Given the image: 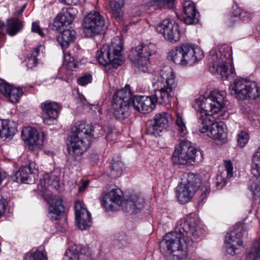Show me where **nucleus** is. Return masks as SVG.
Masks as SVG:
<instances>
[{
	"instance_id": "obj_1",
	"label": "nucleus",
	"mask_w": 260,
	"mask_h": 260,
	"mask_svg": "<svg viewBox=\"0 0 260 260\" xmlns=\"http://www.w3.org/2000/svg\"><path fill=\"white\" fill-rule=\"evenodd\" d=\"M200 237L201 232L192 218H181L177 222L175 231L167 234L160 242V251L168 260H183L186 256L187 247Z\"/></svg>"
},
{
	"instance_id": "obj_2",
	"label": "nucleus",
	"mask_w": 260,
	"mask_h": 260,
	"mask_svg": "<svg viewBox=\"0 0 260 260\" xmlns=\"http://www.w3.org/2000/svg\"><path fill=\"white\" fill-rule=\"evenodd\" d=\"M226 93L224 91H213L205 98L200 96L195 101L194 108H198V127L202 133L207 132L214 121L213 115L217 114L225 106Z\"/></svg>"
},
{
	"instance_id": "obj_3",
	"label": "nucleus",
	"mask_w": 260,
	"mask_h": 260,
	"mask_svg": "<svg viewBox=\"0 0 260 260\" xmlns=\"http://www.w3.org/2000/svg\"><path fill=\"white\" fill-rule=\"evenodd\" d=\"M93 126L84 121L75 123L68 138V148L70 154L81 155L89 147L93 139Z\"/></svg>"
},
{
	"instance_id": "obj_4",
	"label": "nucleus",
	"mask_w": 260,
	"mask_h": 260,
	"mask_svg": "<svg viewBox=\"0 0 260 260\" xmlns=\"http://www.w3.org/2000/svg\"><path fill=\"white\" fill-rule=\"evenodd\" d=\"M77 14L76 9L70 7L63 13L59 14L54 19L52 24L53 30L60 32L58 41L62 49L67 48L70 43L74 42L76 39V32L73 29H65L64 27L71 24Z\"/></svg>"
},
{
	"instance_id": "obj_5",
	"label": "nucleus",
	"mask_w": 260,
	"mask_h": 260,
	"mask_svg": "<svg viewBox=\"0 0 260 260\" xmlns=\"http://www.w3.org/2000/svg\"><path fill=\"white\" fill-rule=\"evenodd\" d=\"M153 83L160 84V88L155 90V96L161 103H170L174 94V90L177 86L173 69L169 66L162 67L156 72Z\"/></svg>"
},
{
	"instance_id": "obj_6",
	"label": "nucleus",
	"mask_w": 260,
	"mask_h": 260,
	"mask_svg": "<svg viewBox=\"0 0 260 260\" xmlns=\"http://www.w3.org/2000/svg\"><path fill=\"white\" fill-rule=\"evenodd\" d=\"M203 56V52L199 47L184 43L172 49L168 53L167 58L178 64L191 66Z\"/></svg>"
},
{
	"instance_id": "obj_7",
	"label": "nucleus",
	"mask_w": 260,
	"mask_h": 260,
	"mask_svg": "<svg viewBox=\"0 0 260 260\" xmlns=\"http://www.w3.org/2000/svg\"><path fill=\"white\" fill-rule=\"evenodd\" d=\"M232 48L229 45H222L218 50L212 49L209 52L210 71L213 73H219L222 78H226L233 73L231 66Z\"/></svg>"
},
{
	"instance_id": "obj_8",
	"label": "nucleus",
	"mask_w": 260,
	"mask_h": 260,
	"mask_svg": "<svg viewBox=\"0 0 260 260\" xmlns=\"http://www.w3.org/2000/svg\"><path fill=\"white\" fill-rule=\"evenodd\" d=\"M172 159L176 165H193L203 160V154L202 151L192 147L189 141L185 140L176 147Z\"/></svg>"
},
{
	"instance_id": "obj_9",
	"label": "nucleus",
	"mask_w": 260,
	"mask_h": 260,
	"mask_svg": "<svg viewBox=\"0 0 260 260\" xmlns=\"http://www.w3.org/2000/svg\"><path fill=\"white\" fill-rule=\"evenodd\" d=\"M132 96L128 85L114 93L112 101V110L116 119L123 120L129 115L130 101Z\"/></svg>"
},
{
	"instance_id": "obj_10",
	"label": "nucleus",
	"mask_w": 260,
	"mask_h": 260,
	"mask_svg": "<svg viewBox=\"0 0 260 260\" xmlns=\"http://www.w3.org/2000/svg\"><path fill=\"white\" fill-rule=\"evenodd\" d=\"M201 180L198 175L191 173L183 175V178L177 188V198L181 204H185L192 198L197 189L200 187Z\"/></svg>"
},
{
	"instance_id": "obj_11",
	"label": "nucleus",
	"mask_w": 260,
	"mask_h": 260,
	"mask_svg": "<svg viewBox=\"0 0 260 260\" xmlns=\"http://www.w3.org/2000/svg\"><path fill=\"white\" fill-rule=\"evenodd\" d=\"M230 89L231 90V94L241 100L247 98L255 100L260 94L256 83L244 79L236 80L230 87Z\"/></svg>"
},
{
	"instance_id": "obj_12",
	"label": "nucleus",
	"mask_w": 260,
	"mask_h": 260,
	"mask_svg": "<svg viewBox=\"0 0 260 260\" xmlns=\"http://www.w3.org/2000/svg\"><path fill=\"white\" fill-rule=\"evenodd\" d=\"M82 26L85 36L91 38L104 30L105 19L99 12H91L84 17Z\"/></svg>"
},
{
	"instance_id": "obj_13",
	"label": "nucleus",
	"mask_w": 260,
	"mask_h": 260,
	"mask_svg": "<svg viewBox=\"0 0 260 260\" xmlns=\"http://www.w3.org/2000/svg\"><path fill=\"white\" fill-rule=\"evenodd\" d=\"M156 52L155 46L152 44H143L136 47L131 53L135 57L134 62L141 71L146 72L148 70V64L149 57Z\"/></svg>"
},
{
	"instance_id": "obj_14",
	"label": "nucleus",
	"mask_w": 260,
	"mask_h": 260,
	"mask_svg": "<svg viewBox=\"0 0 260 260\" xmlns=\"http://www.w3.org/2000/svg\"><path fill=\"white\" fill-rule=\"evenodd\" d=\"M171 121V115L169 113L165 112L157 113L155 114L153 119L147 122L146 133L157 137L169 126Z\"/></svg>"
},
{
	"instance_id": "obj_15",
	"label": "nucleus",
	"mask_w": 260,
	"mask_h": 260,
	"mask_svg": "<svg viewBox=\"0 0 260 260\" xmlns=\"http://www.w3.org/2000/svg\"><path fill=\"white\" fill-rule=\"evenodd\" d=\"M244 234H246V230L239 227L226 235L225 243L228 253L232 255L238 254L241 250V248H243L241 238Z\"/></svg>"
},
{
	"instance_id": "obj_16",
	"label": "nucleus",
	"mask_w": 260,
	"mask_h": 260,
	"mask_svg": "<svg viewBox=\"0 0 260 260\" xmlns=\"http://www.w3.org/2000/svg\"><path fill=\"white\" fill-rule=\"evenodd\" d=\"M166 105L169 103H161L155 96V90L154 94L150 96H135L132 99V105L137 111L143 113L151 111L156 103Z\"/></svg>"
},
{
	"instance_id": "obj_17",
	"label": "nucleus",
	"mask_w": 260,
	"mask_h": 260,
	"mask_svg": "<svg viewBox=\"0 0 260 260\" xmlns=\"http://www.w3.org/2000/svg\"><path fill=\"white\" fill-rule=\"evenodd\" d=\"M156 31L162 34L165 39L172 43L177 42L180 38L178 24L170 19H165L162 21L157 25Z\"/></svg>"
},
{
	"instance_id": "obj_18",
	"label": "nucleus",
	"mask_w": 260,
	"mask_h": 260,
	"mask_svg": "<svg viewBox=\"0 0 260 260\" xmlns=\"http://www.w3.org/2000/svg\"><path fill=\"white\" fill-rule=\"evenodd\" d=\"M102 53H106L107 56H111L113 61V67L117 68L119 66L123 61V57L122 56L123 47L121 42L118 37L112 39L109 44H106L103 46Z\"/></svg>"
},
{
	"instance_id": "obj_19",
	"label": "nucleus",
	"mask_w": 260,
	"mask_h": 260,
	"mask_svg": "<svg viewBox=\"0 0 260 260\" xmlns=\"http://www.w3.org/2000/svg\"><path fill=\"white\" fill-rule=\"evenodd\" d=\"M123 194L119 188H114L106 192L104 191L101 196L102 206L106 210H114L115 206H122Z\"/></svg>"
},
{
	"instance_id": "obj_20",
	"label": "nucleus",
	"mask_w": 260,
	"mask_h": 260,
	"mask_svg": "<svg viewBox=\"0 0 260 260\" xmlns=\"http://www.w3.org/2000/svg\"><path fill=\"white\" fill-rule=\"evenodd\" d=\"M76 219L79 228L82 230L88 229L91 224V217L89 212L84 207V204L81 201L75 203Z\"/></svg>"
},
{
	"instance_id": "obj_21",
	"label": "nucleus",
	"mask_w": 260,
	"mask_h": 260,
	"mask_svg": "<svg viewBox=\"0 0 260 260\" xmlns=\"http://www.w3.org/2000/svg\"><path fill=\"white\" fill-rule=\"evenodd\" d=\"M36 173L30 166H23L13 174L12 179L14 182L32 184L36 182Z\"/></svg>"
},
{
	"instance_id": "obj_22",
	"label": "nucleus",
	"mask_w": 260,
	"mask_h": 260,
	"mask_svg": "<svg viewBox=\"0 0 260 260\" xmlns=\"http://www.w3.org/2000/svg\"><path fill=\"white\" fill-rule=\"evenodd\" d=\"M122 206L125 212L136 214L144 208V200L138 194H132L125 202H123Z\"/></svg>"
},
{
	"instance_id": "obj_23",
	"label": "nucleus",
	"mask_w": 260,
	"mask_h": 260,
	"mask_svg": "<svg viewBox=\"0 0 260 260\" xmlns=\"http://www.w3.org/2000/svg\"><path fill=\"white\" fill-rule=\"evenodd\" d=\"M183 19L187 24H195L198 22L199 13L197 12L194 3L186 1L183 3Z\"/></svg>"
},
{
	"instance_id": "obj_24",
	"label": "nucleus",
	"mask_w": 260,
	"mask_h": 260,
	"mask_svg": "<svg viewBox=\"0 0 260 260\" xmlns=\"http://www.w3.org/2000/svg\"><path fill=\"white\" fill-rule=\"evenodd\" d=\"M0 92L13 103H17L22 95V90L7 83H0Z\"/></svg>"
},
{
	"instance_id": "obj_25",
	"label": "nucleus",
	"mask_w": 260,
	"mask_h": 260,
	"mask_svg": "<svg viewBox=\"0 0 260 260\" xmlns=\"http://www.w3.org/2000/svg\"><path fill=\"white\" fill-rule=\"evenodd\" d=\"M208 131V137L219 140L224 141L226 139V134L224 129V125L222 122H213Z\"/></svg>"
},
{
	"instance_id": "obj_26",
	"label": "nucleus",
	"mask_w": 260,
	"mask_h": 260,
	"mask_svg": "<svg viewBox=\"0 0 260 260\" xmlns=\"http://www.w3.org/2000/svg\"><path fill=\"white\" fill-rule=\"evenodd\" d=\"M26 139L32 148H40L43 145L44 134L42 132L39 133L35 129H31Z\"/></svg>"
},
{
	"instance_id": "obj_27",
	"label": "nucleus",
	"mask_w": 260,
	"mask_h": 260,
	"mask_svg": "<svg viewBox=\"0 0 260 260\" xmlns=\"http://www.w3.org/2000/svg\"><path fill=\"white\" fill-rule=\"evenodd\" d=\"M62 199L56 198L51 203L48 208V216L52 220H57L58 216L64 211V206L62 204Z\"/></svg>"
},
{
	"instance_id": "obj_28",
	"label": "nucleus",
	"mask_w": 260,
	"mask_h": 260,
	"mask_svg": "<svg viewBox=\"0 0 260 260\" xmlns=\"http://www.w3.org/2000/svg\"><path fill=\"white\" fill-rule=\"evenodd\" d=\"M41 108L46 116L51 118H56L60 111V107L58 104L51 101H46L42 103Z\"/></svg>"
},
{
	"instance_id": "obj_29",
	"label": "nucleus",
	"mask_w": 260,
	"mask_h": 260,
	"mask_svg": "<svg viewBox=\"0 0 260 260\" xmlns=\"http://www.w3.org/2000/svg\"><path fill=\"white\" fill-rule=\"evenodd\" d=\"M123 167V164L119 158H114L107 170V174L111 178L119 177L122 174Z\"/></svg>"
},
{
	"instance_id": "obj_30",
	"label": "nucleus",
	"mask_w": 260,
	"mask_h": 260,
	"mask_svg": "<svg viewBox=\"0 0 260 260\" xmlns=\"http://www.w3.org/2000/svg\"><path fill=\"white\" fill-rule=\"evenodd\" d=\"M16 129L10 126L8 121L0 120V138H9L13 136L16 133Z\"/></svg>"
},
{
	"instance_id": "obj_31",
	"label": "nucleus",
	"mask_w": 260,
	"mask_h": 260,
	"mask_svg": "<svg viewBox=\"0 0 260 260\" xmlns=\"http://www.w3.org/2000/svg\"><path fill=\"white\" fill-rule=\"evenodd\" d=\"M22 27L21 21L17 19H11L8 21L7 31L9 35L12 36L18 32Z\"/></svg>"
},
{
	"instance_id": "obj_32",
	"label": "nucleus",
	"mask_w": 260,
	"mask_h": 260,
	"mask_svg": "<svg viewBox=\"0 0 260 260\" xmlns=\"http://www.w3.org/2000/svg\"><path fill=\"white\" fill-rule=\"evenodd\" d=\"M251 171L255 176H260V147L253 155Z\"/></svg>"
},
{
	"instance_id": "obj_33",
	"label": "nucleus",
	"mask_w": 260,
	"mask_h": 260,
	"mask_svg": "<svg viewBox=\"0 0 260 260\" xmlns=\"http://www.w3.org/2000/svg\"><path fill=\"white\" fill-rule=\"evenodd\" d=\"M247 260H260V239L255 242L250 251L246 256Z\"/></svg>"
},
{
	"instance_id": "obj_34",
	"label": "nucleus",
	"mask_w": 260,
	"mask_h": 260,
	"mask_svg": "<svg viewBox=\"0 0 260 260\" xmlns=\"http://www.w3.org/2000/svg\"><path fill=\"white\" fill-rule=\"evenodd\" d=\"M127 238L123 233H115L113 234L112 240L113 245L117 248H121L127 244Z\"/></svg>"
},
{
	"instance_id": "obj_35",
	"label": "nucleus",
	"mask_w": 260,
	"mask_h": 260,
	"mask_svg": "<svg viewBox=\"0 0 260 260\" xmlns=\"http://www.w3.org/2000/svg\"><path fill=\"white\" fill-rule=\"evenodd\" d=\"M249 189L252 192L255 198H260V177L253 178L250 180Z\"/></svg>"
},
{
	"instance_id": "obj_36",
	"label": "nucleus",
	"mask_w": 260,
	"mask_h": 260,
	"mask_svg": "<svg viewBox=\"0 0 260 260\" xmlns=\"http://www.w3.org/2000/svg\"><path fill=\"white\" fill-rule=\"evenodd\" d=\"M25 260H48L46 253L36 250H31L25 255Z\"/></svg>"
},
{
	"instance_id": "obj_37",
	"label": "nucleus",
	"mask_w": 260,
	"mask_h": 260,
	"mask_svg": "<svg viewBox=\"0 0 260 260\" xmlns=\"http://www.w3.org/2000/svg\"><path fill=\"white\" fill-rule=\"evenodd\" d=\"M102 51H103V47L100 49V50L97 51L96 54L99 63L104 66L111 64L113 67V61L111 58V56L108 55V56H107L106 54L107 53L105 52L102 53Z\"/></svg>"
},
{
	"instance_id": "obj_38",
	"label": "nucleus",
	"mask_w": 260,
	"mask_h": 260,
	"mask_svg": "<svg viewBox=\"0 0 260 260\" xmlns=\"http://www.w3.org/2000/svg\"><path fill=\"white\" fill-rule=\"evenodd\" d=\"M176 124L177 126L178 132L181 136H184L187 133V131L183 118L179 114H177Z\"/></svg>"
},
{
	"instance_id": "obj_39",
	"label": "nucleus",
	"mask_w": 260,
	"mask_h": 260,
	"mask_svg": "<svg viewBox=\"0 0 260 260\" xmlns=\"http://www.w3.org/2000/svg\"><path fill=\"white\" fill-rule=\"evenodd\" d=\"M174 0H151L147 3V5L149 6H158L159 7H167L172 8Z\"/></svg>"
},
{
	"instance_id": "obj_40",
	"label": "nucleus",
	"mask_w": 260,
	"mask_h": 260,
	"mask_svg": "<svg viewBox=\"0 0 260 260\" xmlns=\"http://www.w3.org/2000/svg\"><path fill=\"white\" fill-rule=\"evenodd\" d=\"M110 8L115 15V17L119 18L120 15L122 5L116 1H111L110 2Z\"/></svg>"
},
{
	"instance_id": "obj_41",
	"label": "nucleus",
	"mask_w": 260,
	"mask_h": 260,
	"mask_svg": "<svg viewBox=\"0 0 260 260\" xmlns=\"http://www.w3.org/2000/svg\"><path fill=\"white\" fill-rule=\"evenodd\" d=\"M249 135L248 133L241 131L238 135L237 143L240 147H244L248 142Z\"/></svg>"
},
{
	"instance_id": "obj_42",
	"label": "nucleus",
	"mask_w": 260,
	"mask_h": 260,
	"mask_svg": "<svg viewBox=\"0 0 260 260\" xmlns=\"http://www.w3.org/2000/svg\"><path fill=\"white\" fill-rule=\"evenodd\" d=\"M103 130L105 133L106 139L107 141L111 142L115 139V133L113 132L111 127L105 126L103 127Z\"/></svg>"
},
{
	"instance_id": "obj_43",
	"label": "nucleus",
	"mask_w": 260,
	"mask_h": 260,
	"mask_svg": "<svg viewBox=\"0 0 260 260\" xmlns=\"http://www.w3.org/2000/svg\"><path fill=\"white\" fill-rule=\"evenodd\" d=\"M92 80V76L90 74H85L77 79L78 83L82 86H84L90 83Z\"/></svg>"
},
{
	"instance_id": "obj_44",
	"label": "nucleus",
	"mask_w": 260,
	"mask_h": 260,
	"mask_svg": "<svg viewBox=\"0 0 260 260\" xmlns=\"http://www.w3.org/2000/svg\"><path fill=\"white\" fill-rule=\"evenodd\" d=\"M88 256L83 253H80L79 254H72L69 260H87Z\"/></svg>"
},
{
	"instance_id": "obj_45",
	"label": "nucleus",
	"mask_w": 260,
	"mask_h": 260,
	"mask_svg": "<svg viewBox=\"0 0 260 260\" xmlns=\"http://www.w3.org/2000/svg\"><path fill=\"white\" fill-rule=\"evenodd\" d=\"M82 246L80 245H74L69 248V251L73 254H79L81 252Z\"/></svg>"
},
{
	"instance_id": "obj_46",
	"label": "nucleus",
	"mask_w": 260,
	"mask_h": 260,
	"mask_svg": "<svg viewBox=\"0 0 260 260\" xmlns=\"http://www.w3.org/2000/svg\"><path fill=\"white\" fill-rule=\"evenodd\" d=\"M225 167L227 171L228 176L231 177L233 176V165L230 160H225Z\"/></svg>"
},
{
	"instance_id": "obj_47",
	"label": "nucleus",
	"mask_w": 260,
	"mask_h": 260,
	"mask_svg": "<svg viewBox=\"0 0 260 260\" xmlns=\"http://www.w3.org/2000/svg\"><path fill=\"white\" fill-rule=\"evenodd\" d=\"M37 63H38V59L37 58H32V57L29 56L27 58L26 66L28 68L32 69L33 67H35L36 66Z\"/></svg>"
},
{
	"instance_id": "obj_48",
	"label": "nucleus",
	"mask_w": 260,
	"mask_h": 260,
	"mask_svg": "<svg viewBox=\"0 0 260 260\" xmlns=\"http://www.w3.org/2000/svg\"><path fill=\"white\" fill-rule=\"evenodd\" d=\"M32 31L39 34L41 36L43 37L44 34L42 31L41 30L40 26L36 22H33L32 23L31 27Z\"/></svg>"
},
{
	"instance_id": "obj_49",
	"label": "nucleus",
	"mask_w": 260,
	"mask_h": 260,
	"mask_svg": "<svg viewBox=\"0 0 260 260\" xmlns=\"http://www.w3.org/2000/svg\"><path fill=\"white\" fill-rule=\"evenodd\" d=\"M217 180L216 184L218 187L221 188L225 185L226 181L224 179L222 178V176H218L217 177Z\"/></svg>"
},
{
	"instance_id": "obj_50",
	"label": "nucleus",
	"mask_w": 260,
	"mask_h": 260,
	"mask_svg": "<svg viewBox=\"0 0 260 260\" xmlns=\"http://www.w3.org/2000/svg\"><path fill=\"white\" fill-rule=\"evenodd\" d=\"M203 190V188H202L201 189V190H198V191H200V192L201 193V198L202 201H203L204 199H206V198L207 197V194L209 193V190L207 188H205V190Z\"/></svg>"
},
{
	"instance_id": "obj_51",
	"label": "nucleus",
	"mask_w": 260,
	"mask_h": 260,
	"mask_svg": "<svg viewBox=\"0 0 260 260\" xmlns=\"http://www.w3.org/2000/svg\"><path fill=\"white\" fill-rule=\"evenodd\" d=\"M42 46H40L38 47H37L35 49L34 51L32 52V53L30 55V57L34 58H37V56H38L39 54L40 53V51L41 48H42Z\"/></svg>"
},
{
	"instance_id": "obj_52",
	"label": "nucleus",
	"mask_w": 260,
	"mask_h": 260,
	"mask_svg": "<svg viewBox=\"0 0 260 260\" xmlns=\"http://www.w3.org/2000/svg\"><path fill=\"white\" fill-rule=\"evenodd\" d=\"M62 3L68 5H77L80 0H59Z\"/></svg>"
},
{
	"instance_id": "obj_53",
	"label": "nucleus",
	"mask_w": 260,
	"mask_h": 260,
	"mask_svg": "<svg viewBox=\"0 0 260 260\" xmlns=\"http://www.w3.org/2000/svg\"><path fill=\"white\" fill-rule=\"evenodd\" d=\"M89 183V180H86L85 181H84L82 183V185L79 187V188L78 189V191L82 192V191H84V190L86 189L87 185H88Z\"/></svg>"
},
{
	"instance_id": "obj_54",
	"label": "nucleus",
	"mask_w": 260,
	"mask_h": 260,
	"mask_svg": "<svg viewBox=\"0 0 260 260\" xmlns=\"http://www.w3.org/2000/svg\"><path fill=\"white\" fill-rule=\"evenodd\" d=\"M56 118H51L49 116H47L44 118V122L47 125H51L53 123L55 119Z\"/></svg>"
},
{
	"instance_id": "obj_55",
	"label": "nucleus",
	"mask_w": 260,
	"mask_h": 260,
	"mask_svg": "<svg viewBox=\"0 0 260 260\" xmlns=\"http://www.w3.org/2000/svg\"><path fill=\"white\" fill-rule=\"evenodd\" d=\"M6 211V205L5 203L0 201V217L5 213Z\"/></svg>"
},
{
	"instance_id": "obj_56",
	"label": "nucleus",
	"mask_w": 260,
	"mask_h": 260,
	"mask_svg": "<svg viewBox=\"0 0 260 260\" xmlns=\"http://www.w3.org/2000/svg\"><path fill=\"white\" fill-rule=\"evenodd\" d=\"M4 27V22L0 21V37L3 36V35H4V33L3 32Z\"/></svg>"
},
{
	"instance_id": "obj_57",
	"label": "nucleus",
	"mask_w": 260,
	"mask_h": 260,
	"mask_svg": "<svg viewBox=\"0 0 260 260\" xmlns=\"http://www.w3.org/2000/svg\"><path fill=\"white\" fill-rule=\"evenodd\" d=\"M58 183H59V181H58V179H56L54 180V183H53V185L55 187H56V186H58Z\"/></svg>"
},
{
	"instance_id": "obj_58",
	"label": "nucleus",
	"mask_w": 260,
	"mask_h": 260,
	"mask_svg": "<svg viewBox=\"0 0 260 260\" xmlns=\"http://www.w3.org/2000/svg\"><path fill=\"white\" fill-rule=\"evenodd\" d=\"M4 178V175H2L1 172H0V184H1L2 180Z\"/></svg>"
},
{
	"instance_id": "obj_59",
	"label": "nucleus",
	"mask_w": 260,
	"mask_h": 260,
	"mask_svg": "<svg viewBox=\"0 0 260 260\" xmlns=\"http://www.w3.org/2000/svg\"><path fill=\"white\" fill-rule=\"evenodd\" d=\"M25 8V5H24L23 6V7H22V8H21V10H20V11L19 13H22V12L23 11V10H24V8Z\"/></svg>"
},
{
	"instance_id": "obj_60",
	"label": "nucleus",
	"mask_w": 260,
	"mask_h": 260,
	"mask_svg": "<svg viewBox=\"0 0 260 260\" xmlns=\"http://www.w3.org/2000/svg\"><path fill=\"white\" fill-rule=\"evenodd\" d=\"M73 64L74 65V68H75V66L74 63H73Z\"/></svg>"
}]
</instances>
